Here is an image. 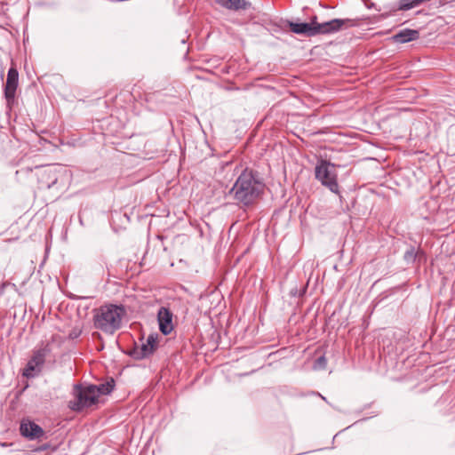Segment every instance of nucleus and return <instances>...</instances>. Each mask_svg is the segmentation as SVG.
<instances>
[{
    "mask_svg": "<svg viewBox=\"0 0 455 455\" xmlns=\"http://www.w3.org/2000/svg\"><path fill=\"white\" fill-rule=\"evenodd\" d=\"M264 184L252 170L245 169L238 176L229 194L244 206L252 204L262 193Z\"/></svg>",
    "mask_w": 455,
    "mask_h": 455,
    "instance_id": "f257e3e1",
    "label": "nucleus"
},
{
    "mask_svg": "<svg viewBox=\"0 0 455 455\" xmlns=\"http://www.w3.org/2000/svg\"><path fill=\"white\" fill-rule=\"evenodd\" d=\"M124 315L123 307L107 305L100 307L94 315V325L108 334H113L120 329Z\"/></svg>",
    "mask_w": 455,
    "mask_h": 455,
    "instance_id": "f03ea898",
    "label": "nucleus"
},
{
    "mask_svg": "<svg viewBox=\"0 0 455 455\" xmlns=\"http://www.w3.org/2000/svg\"><path fill=\"white\" fill-rule=\"evenodd\" d=\"M54 338L52 341L42 343L33 351L30 360L28 362L24 369L23 375L27 378H33L38 375L47 359H54L53 352Z\"/></svg>",
    "mask_w": 455,
    "mask_h": 455,
    "instance_id": "7ed1b4c3",
    "label": "nucleus"
},
{
    "mask_svg": "<svg viewBox=\"0 0 455 455\" xmlns=\"http://www.w3.org/2000/svg\"><path fill=\"white\" fill-rule=\"evenodd\" d=\"M73 395L74 399L69 401L68 407L74 411H81L98 402L97 390L93 387V385L75 386Z\"/></svg>",
    "mask_w": 455,
    "mask_h": 455,
    "instance_id": "20e7f679",
    "label": "nucleus"
},
{
    "mask_svg": "<svg viewBox=\"0 0 455 455\" xmlns=\"http://www.w3.org/2000/svg\"><path fill=\"white\" fill-rule=\"evenodd\" d=\"M315 179L321 184L329 188L332 193H339V186L338 183V175L335 165L326 160H321L315 168Z\"/></svg>",
    "mask_w": 455,
    "mask_h": 455,
    "instance_id": "39448f33",
    "label": "nucleus"
},
{
    "mask_svg": "<svg viewBox=\"0 0 455 455\" xmlns=\"http://www.w3.org/2000/svg\"><path fill=\"white\" fill-rule=\"evenodd\" d=\"M359 25V19H333L323 23H318L315 20L316 36L334 34L340 30L357 27Z\"/></svg>",
    "mask_w": 455,
    "mask_h": 455,
    "instance_id": "423d86ee",
    "label": "nucleus"
},
{
    "mask_svg": "<svg viewBox=\"0 0 455 455\" xmlns=\"http://www.w3.org/2000/svg\"><path fill=\"white\" fill-rule=\"evenodd\" d=\"M157 335L150 334L145 342L141 345L136 346L131 352V355L140 360L152 355L156 347Z\"/></svg>",
    "mask_w": 455,
    "mask_h": 455,
    "instance_id": "0eeeda50",
    "label": "nucleus"
},
{
    "mask_svg": "<svg viewBox=\"0 0 455 455\" xmlns=\"http://www.w3.org/2000/svg\"><path fill=\"white\" fill-rule=\"evenodd\" d=\"M20 431L21 435L28 440H39L44 435V429L28 419L21 420Z\"/></svg>",
    "mask_w": 455,
    "mask_h": 455,
    "instance_id": "6e6552de",
    "label": "nucleus"
},
{
    "mask_svg": "<svg viewBox=\"0 0 455 455\" xmlns=\"http://www.w3.org/2000/svg\"><path fill=\"white\" fill-rule=\"evenodd\" d=\"M18 77L19 74L16 68H11L7 74L4 87V96L9 106L14 101L15 92L18 86Z\"/></svg>",
    "mask_w": 455,
    "mask_h": 455,
    "instance_id": "1a4fd4ad",
    "label": "nucleus"
},
{
    "mask_svg": "<svg viewBox=\"0 0 455 455\" xmlns=\"http://www.w3.org/2000/svg\"><path fill=\"white\" fill-rule=\"evenodd\" d=\"M315 20L316 17H314L311 20V22H289V28L291 30V32L298 34V35H303L306 36H316V28H315Z\"/></svg>",
    "mask_w": 455,
    "mask_h": 455,
    "instance_id": "9d476101",
    "label": "nucleus"
},
{
    "mask_svg": "<svg viewBox=\"0 0 455 455\" xmlns=\"http://www.w3.org/2000/svg\"><path fill=\"white\" fill-rule=\"evenodd\" d=\"M157 319L159 323V329L161 332L167 335L173 330L172 324V313L169 308L162 307L157 314Z\"/></svg>",
    "mask_w": 455,
    "mask_h": 455,
    "instance_id": "9b49d317",
    "label": "nucleus"
},
{
    "mask_svg": "<svg viewBox=\"0 0 455 455\" xmlns=\"http://www.w3.org/2000/svg\"><path fill=\"white\" fill-rule=\"evenodd\" d=\"M419 33L418 30L404 28L400 30L397 34L393 36L395 42L399 44L408 43L418 39Z\"/></svg>",
    "mask_w": 455,
    "mask_h": 455,
    "instance_id": "f8f14e48",
    "label": "nucleus"
},
{
    "mask_svg": "<svg viewBox=\"0 0 455 455\" xmlns=\"http://www.w3.org/2000/svg\"><path fill=\"white\" fill-rule=\"evenodd\" d=\"M218 4L229 10H244L249 4L244 0H215Z\"/></svg>",
    "mask_w": 455,
    "mask_h": 455,
    "instance_id": "ddd939ff",
    "label": "nucleus"
},
{
    "mask_svg": "<svg viewBox=\"0 0 455 455\" xmlns=\"http://www.w3.org/2000/svg\"><path fill=\"white\" fill-rule=\"evenodd\" d=\"M114 387L115 384L113 379L99 386L93 385V387L97 390V398H99L100 395H108L111 393L114 389Z\"/></svg>",
    "mask_w": 455,
    "mask_h": 455,
    "instance_id": "4468645a",
    "label": "nucleus"
},
{
    "mask_svg": "<svg viewBox=\"0 0 455 455\" xmlns=\"http://www.w3.org/2000/svg\"><path fill=\"white\" fill-rule=\"evenodd\" d=\"M326 364H327V360L324 355H322L315 361L313 367L315 370H323V369H325Z\"/></svg>",
    "mask_w": 455,
    "mask_h": 455,
    "instance_id": "2eb2a0df",
    "label": "nucleus"
},
{
    "mask_svg": "<svg viewBox=\"0 0 455 455\" xmlns=\"http://www.w3.org/2000/svg\"><path fill=\"white\" fill-rule=\"evenodd\" d=\"M415 258H416V253H415V251L413 248H411V250L407 251L404 254V259L407 261V262H412L415 260Z\"/></svg>",
    "mask_w": 455,
    "mask_h": 455,
    "instance_id": "dca6fc26",
    "label": "nucleus"
},
{
    "mask_svg": "<svg viewBox=\"0 0 455 455\" xmlns=\"http://www.w3.org/2000/svg\"><path fill=\"white\" fill-rule=\"evenodd\" d=\"M57 181V178L55 177L54 180H52V184H55Z\"/></svg>",
    "mask_w": 455,
    "mask_h": 455,
    "instance_id": "f3484780",
    "label": "nucleus"
}]
</instances>
